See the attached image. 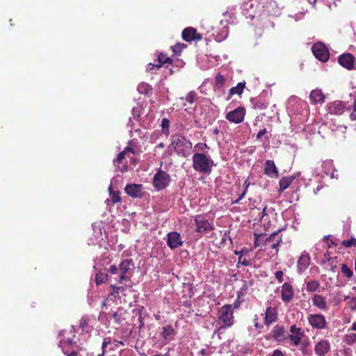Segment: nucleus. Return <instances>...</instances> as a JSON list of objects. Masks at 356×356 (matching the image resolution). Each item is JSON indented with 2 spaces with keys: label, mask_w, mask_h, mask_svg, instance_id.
Masks as SVG:
<instances>
[{
  "label": "nucleus",
  "mask_w": 356,
  "mask_h": 356,
  "mask_svg": "<svg viewBox=\"0 0 356 356\" xmlns=\"http://www.w3.org/2000/svg\"><path fill=\"white\" fill-rule=\"evenodd\" d=\"M171 146L178 156L186 157L192 148V143L181 135L174 134L171 136V143L168 148Z\"/></svg>",
  "instance_id": "1"
},
{
  "label": "nucleus",
  "mask_w": 356,
  "mask_h": 356,
  "mask_svg": "<svg viewBox=\"0 0 356 356\" xmlns=\"http://www.w3.org/2000/svg\"><path fill=\"white\" fill-rule=\"evenodd\" d=\"M209 156L203 153H195L193 156V168L201 173H210L211 171V165L213 164Z\"/></svg>",
  "instance_id": "2"
},
{
  "label": "nucleus",
  "mask_w": 356,
  "mask_h": 356,
  "mask_svg": "<svg viewBox=\"0 0 356 356\" xmlns=\"http://www.w3.org/2000/svg\"><path fill=\"white\" fill-rule=\"evenodd\" d=\"M219 319L223 323L220 329L230 327L234 323L233 309L232 305H226L221 307L219 311Z\"/></svg>",
  "instance_id": "3"
},
{
  "label": "nucleus",
  "mask_w": 356,
  "mask_h": 356,
  "mask_svg": "<svg viewBox=\"0 0 356 356\" xmlns=\"http://www.w3.org/2000/svg\"><path fill=\"white\" fill-rule=\"evenodd\" d=\"M170 181V175L166 172L159 170L154 176L153 186L157 191H161L166 188Z\"/></svg>",
  "instance_id": "4"
},
{
  "label": "nucleus",
  "mask_w": 356,
  "mask_h": 356,
  "mask_svg": "<svg viewBox=\"0 0 356 356\" xmlns=\"http://www.w3.org/2000/svg\"><path fill=\"white\" fill-rule=\"evenodd\" d=\"M133 268L134 263L132 259H127L121 261L119 265L120 274L119 279L118 280L119 283L130 280L127 274L132 270Z\"/></svg>",
  "instance_id": "5"
},
{
  "label": "nucleus",
  "mask_w": 356,
  "mask_h": 356,
  "mask_svg": "<svg viewBox=\"0 0 356 356\" xmlns=\"http://www.w3.org/2000/svg\"><path fill=\"white\" fill-rule=\"evenodd\" d=\"M312 50L314 56L322 62H326L330 58L327 48L321 42L315 43Z\"/></svg>",
  "instance_id": "6"
},
{
  "label": "nucleus",
  "mask_w": 356,
  "mask_h": 356,
  "mask_svg": "<svg viewBox=\"0 0 356 356\" xmlns=\"http://www.w3.org/2000/svg\"><path fill=\"white\" fill-rule=\"evenodd\" d=\"M307 320L313 329L323 330L327 325L325 316L321 314H309L307 317Z\"/></svg>",
  "instance_id": "7"
},
{
  "label": "nucleus",
  "mask_w": 356,
  "mask_h": 356,
  "mask_svg": "<svg viewBox=\"0 0 356 356\" xmlns=\"http://www.w3.org/2000/svg\"><path fill=\"white\" fill-rule=\"evenodd\" d=\"M245 115V109L242 106H238L234 111L228 112L225 115V119L235 124H238L244 120Z\"/></svg>",
  "instance_id": "8"
},
{
  "label": "nucleus",
  "mask_w": 356,
  "mask_h": 356,
  "mask_svg": "<svg viewBox=\"0 0 356 356\" xmlns=\"http://www.w3.org/2000/svg\"><path fill=\"white\" fill-rule=\"evenodd\" d=\"M328 113L331 115H340L343 114L346 111L350 110V108L341 101H334L327 104Z\"/></svg>",
  "instance_id": "9"
},
{
  "label": "nucleus",
  "mask_w": 356,
  "mask_h": 356,
  "mask_svg": "<svg viewBox=\"0 0 356 356\" xmlns=\"http://www.w3.org/2000/svg\"><path fill=\"white\" fill-rule=\"evenodd\" d=\"M280 232L281 229H278L271 234L269 236L266 237L264 245H269L272 249H276V252H277V247L282 241V235L280 234Z\"/></svg>",
  "instance_id": "10"
},
{
  "label": "nucleus",
  "mask_w": 356,
  "mask_h": 356,
  "mask_svg": "<svg viewBox=\"0 0 356 356\" xmlns=\"http://www.w3.org/2000/svg\"><path fill=\"white\" fill-rule=\"evenodd\" d=\"M195 231L202 234L213 229V227L204 217L198 215L195 217Z\"/></svg>",
  "instance_id": "11"
},
{
  "label": "nucleus",
  "mask_w": 356,
  "mask_h": 356,
  "mask_svg": "<svg viewBox=\"0 0 356 356\" xmlns=\"http://www.w3.org/2000/svg\"><path fill=\"white\" fill-rule=\"evenodd\" d=\"M181 38L186 42L200 41L202 39V35L197 33L195 29L187 27L183 30Z\"/></svg>",
  "instance_id": "12"
},
{
  "label": "nucleus",
  "mask_w": 356,
  "mask_h": 356,
  "mask_svg": "<svg viewBox=\"0 0 356 356\" xmlns=\"http://www.w3.org/2000/svg\"><path fill=\"white\" fill-rule=\"evenodd\" d=\"M125 152H120L113 160V165L117 172H124L128 170L129 165L125 158Z\"/></svg>",
  "instance_id": "13"
},
{
  "label": "nucleus",
  "mask_w": 356,
  "mask_h": 356,
  "mask_svg": "<svg viewBox=\"0 0 356 356\" xmlns=\"http://www.w3.org/2000/svg\"><path fill=\"white\" fill-rule=\"evenodd\" d=\"M183 244L180 234L177 232H169L167 235V245L171 250L176 249Z\"/></svg>",
  "instance_id": "14"
},
{
  "label": "nucleus",
  "mask_w": 356,
  "mask_h": 356,
  "mask_svg": "<svg viewBox=\"0 0 356 356\" xmlns=\"http://www.w3.org/2000/svg\"><path fill=\"white\" fill-rule=\"evenodd\" d=\"M293 296L294 291L293 286L288 282L284 283L281 290L282 300L285 303H289L292 300Z\"/></svg>",
  "instance_id": "15"
},
{
  "label": "nucleus",
  "mask_w": 356,
  "mask_h": 356,
  "mask_svg": "<svg viewBox=\"0 0 356 356\" xmlns=\"http://www.w3.org/2000/svg\"><path fill=\"white\" fill-rule=\"evenodd\" d=\"M125 193L133 198L141 197L143 196L142 184H127L124 188Z\"/></svg>",
  "instance_id": "16"
},
{
  "label": "nucleus",
  "mask_w": 356,
  "mask_h": 356,
  "mask_svg": "<svg viewBox=\"0 0 356 356\" xmlns=\"http://www.w3.org/2000/svg\"><path fill=\"white\" fill-rule=\"evenodd\" d=\"M278 318V310L276 307H268L265 312V317L264 318V323L269 326L275 323Z\"/></svg>",
  "instance_id": "17"
},
{
  "label": "nucleus",
  "mask_w": 356,
  "mask_h": 356,
  "mask_svg": "<svg viewBox=\"0 0 356 356\" xmlns=\"http://www.w3.org/2000/svg\"><path fill=\"white\" fill-rule=\"evenodd\" d=\"M176 334L177 332L172 325H166L162 327L161 336L162 337L165 344L172 341Z\"/></svg>",
  "instance_id": "18"
},
{
  "label": "nucleus",
  "mask_w": 356,
  "mask_h": 356,
  "mask_svg": "<svg viewBox=\"0 0 356 356\" xmlns=\"http://www.w3.org/2000/svg\"><path fill=\"white\" fill-rule=\"evenodd\" d=\"M287 332L283 326L277 325L271 330V337L277 342L286 340Z\"/></svg>",
  "instance_id": "19"
},
{
  "label": "nucleus",
  "mask_w": 356,
  "mask_h": 356,
  "mask_svg": "<svg viewBox=\"0 0 356 356\" xmlns=\"http://www.w3.org/2000/svg\"><path fill=\"white\" fill-rule=\"evenodd\" d=\"M330 350V343L327 340L322 339L314 347V352L318 356H325Z\"/></svg>",
  "instance_id": "20"
},
{
  "label": "nucleus",
  "mask_w": 356,
  "mask_h": 356,
  "mask_svg": "<svg viewBox=\"0 0 356 356\" xmlns=\"http://www.w3.org/2000/svg\"><path fill=\"white\" fill-rule=\"evenodd\" d=\"M172 64V60L168 57L166 54L160 53L157 58V63H149L147 70L148 71L152 70L154 67L160 68L164 64Z\"/></svg>",
  "instance_id": "21"
},
{
  "label": "nucleus",
  "mask_w": 356,
  "mask_h": 356,
  "mask_svg": "<svg viewBox=\"0 0 356 356\" xmlns=\"http://www.w3.org/2000/svg\"><path fill=\"white\" fill-rule=\"evenodd\" d=\"M338 61L341 66L350 70L353 67L355 57L350 53L343 54L339 57Z\"/></svg>",
  "instance_id": "22"
},
{
  "label": "nucleus",
  "mask_w": 356,
  "mask_h": 356,
  "mask_svg": "<svg viewBox=\"0 0 356 356\" xmlns=\"http://www.w3.org/2000/svg\"><path fill=\"white\" fill-rule=\"evenodd\" d=\"M312 305L316 307L318 309L322 311H327L329 309L328 304L326 301L325 297L319 295L315 294L312 298Z\"/></svg>",
  "instance_id": "23"
},
{
  "label": "nucleus",
  "mask_w": 356,
  "mask_h": 356,
  "mask_svg": "<svg viewBox=\"0 0 356 356\" xmlns=\"http://www.w3.org/2000/svg\"><path fill=\"white\" fill-rule=\"evenodd\" d=\"M264 174L270 177L277 178L279 177V172L273 161L267 160L266 161L264 165Z\"/></svg>",
  "instance_id": "24"
},
{
  "label": "nucleus",
  "mask_w": 356,
  "mask_h": 356,
  "mask_svg": "<svg viewBox=\"0 0 356 356\" xmlns=\"http://www.w3.org/2000/svg\"><path fill=\"white\" fill-rule=\"evenodd\" d=\"M310 263V257L308 254L302 253L299 257L297 262L298 273H303L309 266Z\"/></svg>",
  "instance_id": "25"
},
{
  "label": "nucleus",
  "mask_w": 356,
  "mask_h": 356,
  "mask_svg": "<svg viewBox=\"0 0 356 356\" xmlns=\"http://www.w3.org/2000/svg\"><path fill=\"white\" fill-rule=\"evenodd\" d=\"M309 99L312 104H323L325 101V95L319 89H315L311 91Z\"/></svg>",
  "instance_id": "26"
},
{
  "label": "nucleus",
  "mask_w": 356,
  "mask_h": 356,
  "mask_svg": "<svg viewBox=\"0 0 356 356\" xmlns=\"http://www.w3.org/2000/svg\"><path fill=\"white\" fill-rule=\"evenodd\" d=\"M245 87V82H239L235 87H232L229 90V95L227 97V100H229L234 95H241L243 92V90Z\"/></svg>",
  "instance_id": "27"
},
{
  "label": "nucleus",
  "mask_w": 356,
  "mask_h": 356,
  "mask_svg": "<svg viewBox=\"0 0 356 356\" xmlns=\"http://www.w3.org/2000/svg\"><path fill=\"white\" fill-rule=\"evenodd\" d=\"M304 337L303 334H287L286 339L289 340L290 346L297 347L300 345L302 337Z\"/></svg>",
  "instance_id": "28"
},
{
  "label": "nucleus",
  "mask_w": 356,
  "mask_h": 356,
  "mask_svg": "<svg viewBox=\"0 0 356 356\" xmlns=\"http://www.w3.org/2000/svg\"><path fill=\"white\" fill-rule=\"evenodd\" d=\"M294 177H282L279 182L280 185V191L283 192L284 190H286L290 184L293 181Z\"/></svg>",
  "instance_id": "29"
},
{
  "label": "nucleus",
  "mask_w": 356,
  "mask_h": 356,
  "mask_svg": "<svg viewBox=\"0 0 356 356\" xmlns=\"http://www.w3.org/2000/svg\"><path fill=\"white\" fill-rule=\"evenodd\" d=\"M181 102H187L189 104H193L198 99L197 94L195 91H190L185 97H179Z\"/></svg>",
  "instance_id": "30"
},
{
  "label": "nucleus",
  "mask_w": 356,
  "mask_h": 356,
  "mask_svg": "<svg viewBox=\"0 0 356 356\" xmlns=\"http://www.w3.org/2000/svg\"><path fill=\"white\" fill-rule=\"evenodd\" d=\"M343 341L348 346H352L356 343V333L348 332L344 335Z\"/></svg>",
  "instance_id": "31"
},
{
  "label": "nucleus",
  "mask_w": 356,
  "mask_h": 356,
  "mask_svg": "<svg viewBox=\"0 0 356 356\" xmlns=\"http://www.w3.org/2000/svg\"><path fill=\"white\" fill-rule=\"evenodd\" d=\"M320 287V283L317 280H312L307 282L306 290L307 292H315Z\"/></svg>",
  "instance_id": "32"
},
{
  "label": "nucleus",
  "mask_w": 356,
  "mask_h": 356,
  "mask_svg": "<svg viewBox=\"0 0 356 356\" xmlns=\"http://www.w3.org/2000/svg\"><path fill=\"white\" fill-rule=\"evenodd\" d=\"M108 191H109V194H110L113 204H116V203H119L121 202L120 192L119 191H113L112 189L111 185L108 187Z\"/></svg>",
  "instance_id": "33"
},
{
  "label": "nucleus",
  "mask_w": 356,
  "mask_h": 356,
  "mask_svg": "<svg viewBox=\"0 0 356 356\" xmlns=\"http://www.w3.org/2000/svg\"><path fill=\"white\" fill-rule=\"evenodd\" d=\"M225 83V76L220 73L217 74L215 77V87L217 89H220L223 87Z\"/></svg>",
  "instance_id": "34"
},
{
  "label": "nucleus",
  "mask_w": 356,
  "mask_h": 356,
  "mask_svg": "<svg viewBox=\"0 0 356 356\" xmlns=\"http://www.w3.org/2000/svg\"><path fill=\"white\" fill-rule=\"evenodd\" d=\"M254 246L255 247H259L261 245H264V242L265 240L264 237H266L265 234L254 233Z\"/></svg>",
  "instance_id": "35"
},
{
  "label": "nucleus",
  "mask_w": 356,
  "mask_h": 356,
  "mask_svg": "<svg viewBox=\"0 0 356 356\" xmlns=\"http://www.w3.org/2000/svg\"><path fill=\"white\" fill-rule=\"evenodd\" d=\"M341 271L343 274V275L348 279L352 278V277L353 276V270L346 264H343L341 265Z\"/></svg>",
  "instance_id": "36"
},
{
  "label": "nucleus",
  "mask_w": 356,
  "mask_h": 356,
  "mask_svg": "<svg viewBox=\"0 0 356 356\" xmlns=\"http://www.w3.org/2000/svg\"><path fill=\"white\" fill-rule=\"evenodd\" d=\"M187 45L184 43L178 42L174 46H172V50L175 54L179 55L184 49L186 48Z\"/></svg>",
  "instance_id": "37"
},
{
  "label": "nucleus",
  "mask_w": 356,
  "mask_h": 356,
  "mask_svg": "<svg viewBox=\"0 0 356 356\" xmlns=\"http://www.w3.org/2000/svg\"><path fill=\"white\" fill-rule=\"evenodd\" d=\"M250 183L249 182L248 179H246L243 184V186L245 187L243 192L240 195V196L238 197V198L237 200H234L232 202L233 204L239 203L240 200H241L245 197L247 189L250 186Z\"/></svg>",
  "instance_id": "38"
},
{
  "label": "nucleus",
  "mask_w": 356,
  "mask_h": 356,
  "mask_svg": "<svg viewBox=\"0 0 356 356\" xmlns=\"http://www.w3.org/2000/svg\"><path fill=\"white\" fill-rule=\"evenodd\" d=\"M170 120L167 118H163L161 121V127L164 134L168 136L169 134Z\"/></svg>",
  "instance_id": "39"
},
{
  "label": "nucleus",
  "mask_w": 356,
  "mask_h": 356,
  "mask_svg": "<svg viewBox=\"0 0 356 356\" xmlns=\"http://www.w3.org/2000/svg\"><path fill=\"white\" fill-rule=\"evenodd\" d=\"M341 243L346 248H351L353 246H356V238L354 237H351L348 240H343Z\"/></svg>",
  "instance_id": "40"
},
{
  "label": "nucleus",
  "mask_w": 356,
  "mask_h": 356,
  "mask_svg": "<svg viewBox=\"0 0 356 356\" xmlns=\"http://www.w3.org/2000/svg\"><path fill=\"white\" fill-rule=\"evenodd\" d=\"M348 307L352 311H356V297H353L347 302Z\"/></svg>",
  "instance_id": "41"
},
{
  "label": "nucleus",
  "mask_w": 356,
  "mask_h": 356,
  "mask_svg": "<svg viewBox=\"0 0 356 356\" xmlns=\"http://www.w3.org/2000/svg\"><path fill=\"white\" fill-rule=\"evenodd\" d=\"M289 332H291L290 334H303L304 333L303 331L302 330V329L300 327H296V325H292L290 327Z\"/></svg>",
  "instance_id": "42"
},
{
  "label": "nucleus",
  "mask_w": 356,
  "mask_h": 356,
  "mask_svg": "<svg viewBox=\"0 0 356 356\" xmlns=\"http://www.w3.org/2000/svg\"><path fill=\"white\" fill-rule=\"evenodd\" d=\"M111 288L112 289V291L110 293L109 296L115 298L119 296L120 289H117V286L114 284H111Z\"/></svg>",
  "instance_id": "43"
},
{
  "label": "nucleus",
  "mask_w": 356,
  "mask_h": 356,
  "mask_svg": "<svg viewBox=\"0 0 356 356\" xmlns=\"http://www.w3.org/2000/svg\"><path fill=\"white\" fill-rule=\"evenodd\" d=\"M110 342H111L110 339H104V341H103L102 345V353H99L97 356H104L105 351H106L105 348L107 346V345L108 343H110Z\"/></svg>",
  "instance_id": "44"
},
{
  "label": "nucleus",
  "mask_w": 356,
  "mask_h": 356,
  "mask_svg": "<svg viewBox=\"0 0 356 356\" xmlns=\"http://www.w3.org/2000/svg\"><path fill=\"white\" fill-rule=\"evenodd\" d=\"M238 264H241L245 266H248L251 264V260L243 258V257L240 255V257H238Z\"/></svg>",
  "instance_id": "45"
},
{
  "label": "nucleus",
  "mask_w": 356,
  "mask_h": 356,
  "mask_svg": "<svg viewBox=\"0 0 356 356\" xmlns=\"http://www.w3.org/2000/svg\"><path fill=\"white\" fill-rule=\"evenodd\" d=\"M275 278L279 283H282L284 281V273L282 270H278L275 273Z\"/></svg>",
  "instance_id": "46"
},
{
  "label": "nucleus",
  "mask_w": 356,
  "mask_h": 356,
  "mask_svg": "<svg viewBox=\"0 0 356 356\" xmlns=\"http://www.w3.org/2000/svg\"><path fill=\"white\" fill-rule=\"evenodd\" d=\"M300 350L302 353V354L305 355L307 353V348L309 346V343L307 341H304L302 343H300Z\"/></svg>",
  "instance_id": "47"
},
{
  "label": "nucleus",
  "mask_w": 356,
  "mask_h": 356,
  "mask_svg": "<svg viewBox=\"0 0 356 356\" xmlns=\"http://www.w3.org/2000/svg\"><path fill=\"white\" fill-rule=\"evenodd\" d=\"M195 147L198 151H204L205 149H209V146L206 143H198L195 145Z\"/></svg>",
  "instance_id": "48"
},
{
  "label": "nucleus",
  "mask_w": 356,
  "mask_h": 356,
  "mask_svg": "<svg viewBox=\"0 0 356 356\" xmlns=\"http://www.w3.org/2000/svg\"><path fill=\"white\" fill-rule=\"evenodd\" d=\"M63 353L66 356H77L78 352L76 350H72L71 351H68L65 349V347L63 346Z\"/></svg>",
  "instance_id": "49"
},
{
  "label": "nucleus",
  "mask_w": 356,
  "mask_h": 356,
  "mask_svg": "<svg viewBox=\"0 0 356 356\" xmlns=\"http://www.w3.org/2000/svg\"><path fill=\"white\" fill-rule=\"evenodd\" d=\"M109 273L112 275H116V274H118V273H120V270H119V268H118L115 265H111L110 267H109Z\"/></svg>",
  "instance_id": "50"
},
{
  "label": "nucleus",
  "mask_w": 356,
  "mask_h": 356,
  "mask_svg": "<svg viewBox=\"0 0 356 356\" xmlns=\"http://www.w3.org/2000/svg\"><path fill=\"white\" fill-rule=\"evenodd\" d=\"M60 343L61 344H66L67 346H73V343H74L72 339H70V338H68L67 339H60Z\"/></svg>",
  "instance_id": "51"
},
{
  "label": "nucleus",
  "mask_w": 356,
  "mask_h": 356,
  "mask_svg": "<svg viewBox=\"0 0 356 356\" xmlns=\"http://www.w3.org/2000/svg\"><path fill=\"white\" fill-rule=\"evenodd\" d=\"M350 118L353 121L356 120V99L354 102V108L353 112L350 114Z\"/></svg>",
  "instance_id": "52"
},
{
  "label": "nucleus",
  "mask_w": 356,
  "mask_h": 356,
  "mask_svg": "<svg viewBox=\"0 0 356 356\" xmlns=\"http://www.w3.org/2000/svg\"><path fill=\"white\" fill-rule=\"evenodd\" d=\"M113 317L114 321H115V323H120L122 322V319L120 315L118 312H115L113 314Z\"/></svg>",
  "instance_id": "53"
},
{
  "label": "nucleus",
  "mask_w": 356,
  "mask_h": 356,
  "mask_svg": "<svg viewBox=\"0 0 356 356\" xmlns=\"http://www.w3.org/2000/svg\"><path fill=\"white\" fill-rule=\"evenodd\" d=\"M267 133L266 129H260L259 131L257 133V139L261 140L262 136Z\"/></svg>",
  "instance_id": "54"
},
{
  "label": "nucleus",
  "mask_w": 356,
  "mask_h": 356,
  "mask_svg": "<svg viewBox=\"0 0 356 356\" xmlns=\"http://www.w3.org/2000/svg\"><path fill=\"white\" fill-rule=\"evenodd\" d=\"M122 152H125V154L127 155V153L130 152L133 154H136V151L134 148L131 147L130 146L126 147Z\"/></svg>",
  "instance_id": "55"
},
{
  "label": "nucleus",
  "mask_w": 356,
  "mask_h": 356,
  "mask_svg": "<svg viewBox=\"0 0 356 356\" xmlns=\"http://www.w3.org/2000/svg\"><path fill=\"white\" fill-rule=\"evenodd\" d=\"M270 356H284L282 351L280 349H275L273 350Z\"/></svg>",
  "instance_id": "56"
},
{
  "label": "nucleus",
  "mask_w": 356,
  "mask_h": 356,
  "mask_svg": "<svg viewBox=\"0 0 356 356\" xmlns=\"http://www.w3.org/2000/svg\"><path fill=\"white\" fill-rule=\"evenodd\" d=\"M95 282L97 285H99L104 282V277L102 275H97Z\"/></svg>",
  "instance_id": "57"
},
{
  "label": "nucleus",
  "mask_w": 356,
  "mask_h": 356,
  "mask_svg": "<svg viewBox=\"0 0 356 356\" xmlns=\"http://www.w3.org/2000/svg\"><path fill=\"white\" fill-rule=\"evenodd\" d=\"M87 325V321L86 319L84 318H82L81 321H80V327L82 328V329H84L86 325Z\"/></svg>",
  "instance_id": "58"
},
{
  "label": "nucleus",
  "mask_w": 356,
  "mask_h": 356,
  "mask_svg": "<svg viewBox=\"0 0 356 356\" xmlns=\"http://www.w3.org/2000/svg\"><path fill=\"white\" fill-rule=\"evenodd\" d=\"M350 331H356V322H354L352 325V327L348 330V332Z\"/></svg>",
  "instance_id": "59"
},
{
  "label": "nucleus",
  "mask_w": 356,
  "mask_h": 356,
  "mask_svg": "<svg viewBox=\"0 0 356 356\" xmlns=\"http://www.w3.org/2000/svg\"><path fill=\"white\" fill-rule=\"evenodd\" d=\"M164 147H165V145L163 143H160L156 146L157 148H163Z\"/></svg>",
  "instance_id": "60"
},
{
  "label": "nucleus",
  "mask_w": 356,
  "mask_h": 356,
  "mask_svg": "<svg viewBox=\"0 0 356 356\" xmlns=\"http://www.w3.org/2000/svg\"><path fill=\"white\" fill-rule=\"evenodd\" d=\"M243 250H242V251H235V254L236 255H238V257H240V255H241L243 257Z\"/></svg>",
  "instance_id": "61"
},
{
  "label": "nucleus",
  "mask_w": 356,
  "mask_h": 356,
  "mask_svg": "<svg viewBox=\"0 0 356 356\" xmlns=\"http://www.w3.org/2000/svg\"><path fill=\"white\" fill-rule=\"evenodd\" d=\"M117 289H120V292H123L125 290V288L124 286H118Z\"/></svg>",
  "instance_id": "62"
},
{
  "label": "nucleus",
  "mask_w": 356,
  "mask_h": 356,
  "mask_svg": "<svg viewBox=\"0 0 356 356\" xmlns=\"http://www.w3.org/2000/svg\"><path fill=\"white\" fill-rule=\"evenodd\" d=\"M266 210H267V208L264 207L263 211H262L263 216H264L265 215H267Z\"/></svg>",
  "instance_id": "63"
},
{
  "label": "nucleus",
  "mask_w": 356,
  "mask_h": 356,
  "mask_svg": "<svg viewBox=\"0 0 356 356\" xmlns=\"http://www.w3.org/2000/svg\"><path fill=\"white\" fill-rule=\"evenodd\" d=\"M229 233V232H225V234H224V236H223V238H222V240L225 241V237L227 236V235Z\"/></svg>",
  "instance_id": "64"
}]
</instances>
